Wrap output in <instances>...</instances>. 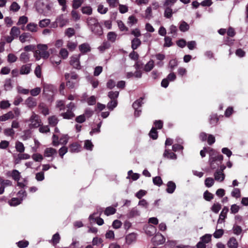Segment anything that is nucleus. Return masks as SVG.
Wrapping results in <instances>:
<instances>
[{"label": "nucleus", "instance_id": "obj_50", "mask_svg": "<svg viewBox=\"0 0 248 248\" xmlns=\"http://www.w3.org/2000/svg\"><path fill=\"white\" fill-rule=\"evenodd\" d=\"M165 43L164 44V47H170L173 45L171 38L169 36H165L164 38Z\"/></svg>", "mask_w": 248, "mask_h": 248}, {"label": "nucleus", "instance_id": "obj_45", "mask_svg": "<svg viewBox=\"0 0 248 248\" xmlns=\"http://www.w3.org/2000/svg\"><path fill=\"white\" fill-rule=\"evenodd\" d=\"M218 121V118L216 114H213L210 115L209 119V123L211 124L214 125H216Z\"/></svg>", "mask_w": 248, "mask_h": 248}, {"label": "nucleus", "instance_id": "obj_7", "mask_svg": "<svg viewBox=\"0 0 248 248\" xmlns=\"http://www.w3.org/2000/svg\"><path fill=\"white\" fill-rule=\"evenodd\" d=\"M228 211L229 208L225 206L223 207L222 211L221 212L219 215V217L217 220L218 223H221L224 221V219L227 217V214L228 212Z\"/></svg>", "mask_w": 248, "mask_h": 248}, {"label": "nucleus", "instance_id": "obj_9", "mask_svg": "<svg viewBox=\"0 0 248 248\" xmlns=\"http://www.w3.org/2000/svg\"><path fill=\"white\" fill-rule=\"evenodd\" d=\"M31 63H28L22 65L20 69V74L21 75L29 74L31 71Z\"/></svg>", "mask_w": 248, "mask_h": 248}, {"label": "nucleus", "instance_id": "obj_14", "mask_svg": "<svg viewBox=\"0 0 248 248\" xmlns=\"http://www.w3.org/2000/svg\"><path fill=\"white\" fill-rule=\"evenodd\" d=\"M96 213L91 215L89 217V219L91 221H96L98 225H102L104 224V220L100 217H95Z\"/></svg>", "mask_w": 248, "mask_h": 248}, {"label": "nucleus", "instance_id": "obj_32", "mask_svg": "<svg viewBox=\"0 0 248 248\" xmlns=\"http://www.w3.org/2000/svg\"><path fill=\"white\" fill-rule=\"evenodd\" d=\"M12 178L15 181H18L21 177L20 173L16 170H14L11 173Z\"/></svg>", "mask_w": 248, "mask_h": 248}, {"label": "nucleus", "instance_id": "obj_23", "mask_svg": "<svg viewBox=\"0 0 248 248\" xmlns=\"http://www.w3.org/2000/svg\"><path fill=\"white\" fill-rule=\"evenodd\" d=\"M20 33V29L16 26L13 27L10 31V35L13 36L15 38H17Z\"/></svg>", "mask_w": 248, "mask_h": 248}, {"label": "nucleus", "instance_id": "obj_52", "mask_svg": "<svg viewBox=\"0 0 248 248\" xmlns=\"http://www.w3.org/2000/svg\"><path fill=\"white\" fill-rule=\"evenodd\" d=\"M66 46L70 50L73 51L76 48L77 43L68 41Z\"/></svg>", "mask_w": 248, "mask_h": 248}, {"label": "nucleus", "instance_id": "obj_62", "mask_svg": "<svg viewBox=\"0 0 248 248\" xmlns=\"http://www.w3.org/2000/svg\"><path fill=\"white\" fill-rule=\"evenodd\" d=\"M232 231L234 234L239 235L242 232V230L240 226L234 225L232 228Z\"/></svg>", "mask_w": 248, "mask_h": 248}, {"label": "nucleus", "instance_id": "obj_55", "mask_svg": "<svg viewBox=\"0 0 248 248\" xmlns=\"http://www.w3.org/2000/svg\"><path fill=\"white\" fill-rule=\"evenodd\" d=\"M20 6L19 5V4L15 1L12 2L10 7V10L13 12H17L20 9Z\"/></svg>", "mask_w": 248, "mask_h": 248}, {"label": "nucleus", "instance_id": "obj_57", "mask_svg": "<svg viewBox=\"0 0 248 248\" xmlns=\"http://www.w3.org/2000/svg\"><path fill=\"white\" fill-rule=\"evenodd\" d=\"M65 34L66 36L70 38L75 34V29L73 28H68L65 30Z\"/></svg>", "mask_w": 248, "mask_h": 248}, {"label": "nucleus", "instance_id": "obj_27", "mask_svg": "<svg viewBox=\"0 0 248 248\" xmlns=\"http://www.w3.org/2000/svg\"><path fill=\"white\" fill-rule=\"evenodd\" d=\"M15 148L16 149V151L19 152L20 153H22L25 151V147L22 142L17 141L16 142Z\"/></svg>", "mask_w": 248, "mask_h": 248}, {"label": "nucleus", "instance_id": "obj_24", "mask_svg": "<svg viewBox=\"0 0 248 248\" xmlns=\"http://www.w3.org/2000/svg\"><path fill=\"white\" fill-rule=\"evenodd\" d=\"M26 28L28 31L32 32H35L38 30L37 25L34 23H30L27 24Z\"/></svg>", "mask_w": 248, "mask_h": 248}, {"label": "nucleus", "instance_id": "obj_40", "mask_svg": "<svg viewBox=\"0 0 248 248\" xmlns=\"http://www.w3.org/2000/svg\"><path fill=\"white\" fill-rule=\"evenodd\" d=\"M166 8L164 11V16L167 18H170L171 17L173 12L172 9L169 6H165Z\"/></svg>", "mask_w": 248, "mask_h": 248}, {"label": "nucleus", "instance_id": "obj_60", "mask_svg": "<svg viewBox=\"0 0 248 248\" xmlns=\"http://www.w3.org/2000/svg\"><path fill=\"white\" fill-rule=\"evenodd\" d=\"M231 195L233 197L238 198L241 196L240 190L239 188H235L231 192Z\"/></svg>", "mask_w": 248, "mask_h": 248}, {"label": "nucleus", "instance_id": "obj_33", "mask_svg": "<svg viewBox=\"0 0 248 248\" xmlns=\"http://www.w3.org/2000/svg\"><path fill=\"white\" fill-rule=\"evenodd\" d=\"M208 154L209 155V160H212L213 161V160L214 159V157H216V156L217 155L219 154L215 150H214L213 148L208 147Z\"/></svg>", "mask_w": 248, "mask_h": 248}, {"label": "nucleus", "instance_id": "obj_38", "mask_svg": "<svg viewBox=\"0 0 248 248\" xmlns=\"http://www.w3.org/2000/svg\"><path fill=\"white\" fill-rule=\"evenodd\" d=\"M20 60L23 63H26L29 61V54L26 52H23L20 54Z\"/></svg>", "mask_w": 248, "mask_h": 248}, {"label": "nucleus", "instance_id": "obj_64", "mask_svg": "<svg viewBox=\"0 0 248 248\" xmlns=\"http://www.w3.org/2000/svg\"><path fill=\"white\" fill-rule=\"evenodd\" d=\"M153 183L154 185L160 186L162 185L163 182L160 177L156 176L153 179Z\"/></svg>", "mask_w": 248, "mask_h": 248}, {"label": "nucleus", "instance_id": "obj_37", "mask_svg": "<svg viewBox=\"0 0 248 248\" xmlns=\"http://www.w3.org/2000/svg\"><path fill=\"white\" fill-rule=\"evenodd\" d=\"M117 34L113 31H110L107 34V39L111 42H114L117 38Z\"/></svg>", "mask_w": 248, "mask_h": 248}, {"label": "nucleus", "instance_id": "obj_12", "mask_svg": "<svg viewBox=\"0 0 248 248\" xmlns=\"http://www.w3.org/2000/svg\"><path fill=\"white\" fill-rule=\"evenodd\" d=\"M14 117L15 115L13 112L12 111H10L0 116V121H6L9 119H12Z\"/></svg>", "mask_w": 248, "mask_h": 248}, {"label": "nucleus", "instance_id": "obj_3", "mask_svg": "<svg viewBox=\"0 0 248 248\" xmlns=\"http://www.w3.org/2000/svg\"><path fill=\"white\" fill-rule=\"evenodd\" d=\"M29 122H30L29 126L31 128L38 127L41 123L39 116L33 111L31 113Z\"/></svg>", "mask_w": 248, "mask_h": 248}, {"label": "nucleus", "instance_id": "obj_13", "mask_svg": "<svg viewBox=\"0 0 248 248\" xmlns=\"http://www.w3.org/2000/svg\"><path fill=\"white\" fill-rule=\"evenodd\" d=\"M167 186V188L166 189V191L167 193L170 194L173 193L176 189L175 184L171 181L168 182Z\"/></svg>", "mask_w": 248, "mask_h": 248}, {"label": "nucleus", "instance_id": "obj_41", "mask_svg": "<svg viewBox=\"0 0 248 248\" xmlns=\"http://www.w3.org/2000/svg\"><path fill=\"white\" fill-rule=\"evenodd\" d=\"M119 94V92L118 91H110L108 93V96L111 100H117Z\"/></svg>", "mask_w": 248, "mask_h": 248}, {"label": "nucleus", "instance_id": "obj_46", "mask_svg": "<svg viewBox=\"0 0 248 248\" xmlns=\"http://www.w3.org/2000/svg\"><path fill=\"white\" fill-rule=\"evenodd\" d=\"M4 88L6 91H10L12 89L13 86L11 79H7L5 80Z\"/></svg>", "mask_w": 248, "mask_h": 248}, {"label": "nucleus", "instance_id": "obj_26", "mask_svg": "<svg viewBox=\"0 0 248 248\" xmlns=\"http://www.w3.org/2000/svg\"><path fill=\"white\" fill-rule=\"evenodd\" d=\"M80 145L77 143H73L69 146V151L71 153H78L80 151Z\"/></svg>", "mask_w": 248, "mask_h": 248}, {"label": "nucleus", "instance_id": "obj_39", "mask_svg": "<svg viewBox=\"0 0 248 248\" xmlns=\"http://www.w3.org/2000/svg\"><path fill=\"white\" fill-rule=\"evenodd\" d=\"M189 29V25L184 21L181 22L179 26V29L182 32L187 31Z\"/></svg>", "mask_w": 248, "mask_h": 248}, {"label": "nucleus", "instance_id": "obj_2", "mask_svg": "<svg viewBox=\"0 0 248 248\" xmlns=\"http://www.w3.org/2000/svg\"><path fill=\"white\" fill-rule=\"evenodd\" d=\"M87 22L88 25L90 26L93 32L98 35L102 34V31L101 27L96 18L93 17L88 18Z\"/></svg>", "mask_w": 248, "mask_h": 248}, {"label": "nucleus", "instance_id": "obj_16", "mask_svg": "<svg viewBox=\"0 0 248 248\" xmlns=\"http://www.w3.org/2000/svg\"><path fill=\"white\" fill-rule=\"evenodd\" d=\"M54 87L51 85L46 84L44 85V93L47 95H51L53 93Z\"/></svg>", "mask_w": 248, "mask_h": 248}, {"label": "nucleus", "instance_id": "obj_51", "mask_svg": "<svg viewBox=\"0 0 248 248\" xmlns=\"http://www.w3.org/2000/svg\"><path fill=\"white\" fill-rule=\"evenodd\" d=\"M203 198L206 201H210L214 198V195L208 190H206L203 193Z\"/></svg>", "mask_w": 248, "mask_h": 248}, {"label": "nucleus", "instance_id": "obj_35", "mask_svg": "<svg viewBox=\"0 0 248 248\" xmlns=\"http://www.w3.org/2000/svg\"><path fill=\"white\" fill-rule=\"evenodd\" d=\"M35 6L37 12L39 13H42L44 10V8L45 6L44 2L41 1H38L36 2Z\"/></svg>", "mask_w": 248, "mask_h": 248}, {"label": "nucleus", "instance_id": "obj_18", "mask_svg": "<svg viewBox=\"0 0 248 248\" xmlns=\"http://www.w3.org/2000/svg\"><path fill=\"white\" fill-rule=\"evenodd\" d=\"M38 108L41 110V113L45 116L49 114V109L44 103H40L38 105Z\"/></svg>", "mask_w": 248, "mask_h": 248}, {"label": "nucleus", "instance_id": "obj_56", "mask_svg": "<svg viewBox=\"0 0 248 248\" xmlns=\"http://www.w3.org/2000/svg\"><path fill=\"white\" fill-rule=\"evenodd\" d=\"M177 28L176 26L172 25L170 27L169 33L172 34V37H174L177 35Z\"/></svg>", "mask_w": 248, "mask_h": 248}, {"label": "nucleus", "instance_id": "obj_10", "mask_svg": "<svg viewBox=\"0 0 248 248\" xmlns=\"http://www.w3.org/2000/svg\"><path fill=\"white\" fill-rule=\"evenodd\" d=\"M223 156L219 154L217 155L216 156V157H214V159L213 161L212 160H209V162L211 168L212 169H214L216 168V166L215 165V163L217 161H219L220 162L223 160Z\"/></svg>", "mask_w": 248, "mask_h": 248}, {"label": "nucleus", "instance_id": "obj_49", "mask_svg": "<svg viewBox=\"0 0 248 248\" xmlns=\"http://www.w3.org/2000/svg\"><path fill=\"white\" fill-rule=\"evenodd\" d=\"M50 23V20L49 19H44L41 20L39 22V26L41 28H45Z\"/></svg>", "mask_w": 248, "mask_h": 248}, {"label": "nucleus", "instance_id": "obj_48", "mask_svg": "<svg viewBox=\"0 0 248 248\" xmlns=\"http://www.w3.org/2000/svg\"><path fill=\"white\" fill-rule=\"evenodd\" d=\"M215 183L214 179L211 177L207 178L204 181V184L207 187H210L213 186Z\"/></svg>", "mask_w": 248, "mask_h": 248}, {"label": "nucleus", "instance_id": "obj_20", "mask_svg": "<svg viewBox=\"0 0 248 248\" xmlns=\"http://www.w3.org/2000/svg\"><path fill=\"white\" fill-rule=\"evenodd\" d=\"M163 156L171 159H176L177 158V155L171 152L170 150L167 149L164 151Z\"/></svg>", "mask_w": 248, "mask_h": 248}, {"label": "nucleus", "instance_id": "obj_36", "mask_svg": "<svg viewBox=\"0 0 248 248\" xmlns=\"http://www.w3.org/2000/svg\"><path fill=\"white\" fill-rule=\"evenodd\" d=\"M110 47V44L108 42H104L102 44L98 47V49L101 52H103L106 49Z\"/></svg>", "mask_w": 248, "mask_h": 248}, {"label": "nucleus", "instance_id": "obj_5", "mask_svg": "<svg viewBox=\"0 0 248 248\" xmlns=\"http://www.w3.org/2000/svg\"><path fill=\"white\" fill-rule=\"evenodd\" d=\"M152 241L155 245H159L165 242V239L162 234L157 233L152 238Z\"/></svg>", "mask_w": 248, "mask_h": 248}, {"label": "nucleus", "instance_id": "obj_54", "mask_svg": "<svg viewBox=\"0 0 248 248\" xmlns=\"http://www.w3.org/2000/svg\"><path fill=\"white\" fill-rule=\"evenodd\" d=\"M83 14L90 15L92 14V8L90 6H84L81 9Z\"/></svg>", "mask_w": 248, "mask_h": 248}, {"label": "nucleus", "instance_id": "obj_58", "mask_svg": "<svg viewBox=\"0 0 248 248\" xmlns=\"http://www.w3.org/2000/svg\"><path fill=\"white\" fill-rule=\"evenodd\" d=\"M17 59V57L13 53H10L7 56V61L10 63L15 62Z\"/></svg>", "mask_w": 248, "mask_h": 248}, {"label": "nucleus", "instance_id": "obj_1", "mask_svg": "<svg viewBox=\"0 0 248 248\" xmlns=\"http://www.w3.org/2000/svg\"><path fill=\"white\" fill-rule=\"evenodd\" d=\"M37 50L34 53V57L35 58L36 60L38 61L40 59H47L50 54L47 51L48 46L46 44H38L37 46Z\"/></svg>", "mask_w": 248, "mask_h": 248}, {"label": "nucleus", "instance_id": "obj_43", "mask_svg": "<svg viewBox=\"0 0 248 248\" xmlns=\"http://www.w3.org/2000/svg\"><path fill=\"white\" fill-rule=\"evenodd\" d=\"M116 210L114 207L111 206H109L106 208V210L104 211V214L107 216H109L111 215H113L115 213Z\"/></svg>", "mask_w": 248, "mask_h": 248}, {"label": "nucleus", "instance_id": "obj_22", "mask_svg": "<svg viewBox=\"0 0 248 248\" xmlns=\"http://www.w3.org/2000/svg\"><path fill=\"white\" fill-rule=\"evenodd\" d=\"M49 124L51 126H55L58 123L59 120L56 116H51L48 118Z\"/></svg>", "mask_w": 248, "mask_h": 248}, {"label": "nucleus", "instance_id": "obj_44", "mask_svg": "<svg viewBox=\"0 0 248 248\" xmlns=\"http://www.w3.org/2000/svg\"><path fill=\"white\" fill-rule=\"evenodd\" d=\"M117 104V100H111V101L108 103L107 107L109 110H112L116 107Z\"/></svg>", "mask_w": 248, "mask_h": 248}, {"label": "nucleus", "instance_id": "obj_17", "mask_svg": "<svg viewBox=\"0 0 248 248\" xmlns=\"http://www.w3.org/2000/svg\"><path fill=\"white\" fill-rule=\"evenodd\" d=\"M141 44V42L138 38H134L131 40V48L133 50L137 49Z\"/></svg>", "mask_w": 248, "mask_h": 248}, {"label": "nucleus", "instance_id": "obj_15", "mask_svg": "<svg viewBox=\"0 0 248 248\" xmlns=\"http://www.w3.org/2000/svg\"><path fill=\"white\" fill-rule=\"evenodd\" d=\"M65 78L66 80H74L78 81V75L75 72H71L70 73H65Z\"/></svg>", "mask_w": 248, "mask_h": 248}, {"label": "nucleus", "instance_id": "obj_25", "mask_svg": "<svg viewBox=\"0 0 248 248\" xmlns=\"http://www.w3.org/2000/svg\"><path fill=\"white\" fill-rule=\"evenodd\" d=\"M22 201V198H13L8 202L11 206H15L20 204Z\"/></svg>", "mask_w": 248, "mask_h": 248}, {"label": "nucleus", "instance_id": "obj_21", "mask_svg": "<svg viewBox=\"0 0 248 248\" xmlns=\"http://www.w3.org/2000/svg\"><path fill=\"white\" fill-rule=\"evenodd\" d=\"M136 234L135 233H131L127 235L125 237L126 242L128 244H130L136 240Z\"/></svg>", "mask_w": 248, "mask_h": 248}, {"label": "nucleus", "instance_id": "obj_42", "mask_svg": "<svg viewBox=\"0 0 248 248\" xmlns=\"http://www.w3.org/2000/svg\"><path fill=\"white\" fill-rule=\"evenodd\" d=\"M144 97H140L139 99L135 101L133 104V107L134 109H138L140 107L143 103L142 102V100H143Z\"/></svg>", "mask_w": 248, "mask_h": 248}, {"label": "nucleus", "instance_id": "obj_11", "mask_svg": "<svg viewBox=\"0 0 248 248\" xmlns=\"http://www.w3.org/2000/svg\"><path fill=\"white\" fill-rule=\"evenodd\" d=\"M227 245L229 248H238V243L234 237H232L229 239Z\"/></svg>", "mask_w": 248, "mask_h": 248}, {"label": "nucleus", "instance_id": "obj_28", "mask_svg": "<svg viewBox=\"0 0 248 248\" xmlns=\"http://www.w3.org/2000/svg\"><path fill=\"white\" fill-rule=\"evenodd\" d=\"M31 38V35L28 32H24L19 36V40L22 43H24L26 41L29 40Z\"/></svg>", "mask_w": 248, "mask_h": 248}, {"label": "nucleus", "instance_id": "obj_19", "mask_svg": "<svg viewBox=\"0 0 248 248\" xmlns=\"http://www.w3.org/2000/svg\"><path fill=\"white\" fill-rule=\"evenodd\" d=\"M56 154V150L52 148H47L44 152V155L46 157L52 156Z\"/></svg>", "mask_w": 248, "mask_h": 248}, {"label": "nucleus", "instance_id": "obj_34", "mask_svg": "<svg viewBox=\"0 0 248 248\" xmlns=\"http://www.w3.org/2000/svg\"><path fill=\"white\" fill-rule=\"evenodd\" d=\"M215 180L217 181L222 182L225 179V174L220 172L216 171L214 173Z\"/></svg>", "mask_w": 248, "mask_h": 248}, {"label": "nucleus", "instance_id": "obj_31", "mask_svg": "<svg viewBox=\"0 0 248 248\" xmlns=\"http://www.w3.org/2000/svg\"><path fill=\"white\" fill-rule=\"evenodd\" d=\"M61 115L65 119H71L75 117L73 111L67 110L66 112L62 113Z\"/></svg>", "mask_w": 248, "mask_h": 248}, {"label": "nucleus", "instance_id": "obj_59", "mask_svg": "<svg viewBox=\"0 0 248 248\" xmlns=\"http://www.w3.org/2000/svg\"><path fill=\"white\" fill-rule=\"evenodd\" d=\"M211 235L209 234H206L201 237V241L204 244L208 243L211 241Z\"/></svg>", "mask_w": 248, "mask_h": 248}, {"label": "nucleus", "instance_id": "obj_53", "mask_svg": "<svg viewBox=\"0 0 248 248\" xmlns=\"http://www.w3.org/2000/svg\"><path fill=\"white\" fill-rule=\"evenodd\" d=\"M149 136L153 140L157 139V138L158 137V133H157V132L155 128L153 127L151 129V130L149 133Z\"/></svg>", "mask_w": 248, "mask_h": 248}, {"label": "nucleus", "instance_id": "obj_8", "mask_svg": "<svg viewBox=\"0 0 248 248\" xmlns=\"http://www.w3.org/2000/svg\"><path fill=\"white\" fill-rule=\"evenodd\" d=\"M79 50L82 54H84L91 51V48L88 43H85L79 46Z\"/></svg>", "mask_w": 248, "mask_h": 248}, {"label": "nucleus", "instance_id": "obj_63", "mask_svg": "<svg viewBox=\"0 0 248 248\" xmlns=\"http://www.w3.org/2000/svg\"><path fill=\"white\" fill-rule=\"evenodd\" d=\"M10 106V103L7 100L1 101L0 103V108L3 109L9 108Z\"/></svg>", "mask_w": 248, "mask_h": 248}, {"label": "nucleus", "instance_id": "obj_61", "mask_svg": "<svg viewBox=\"0 0 248 248\" xmlns=\"http://www.w3.org/2000/svg\"><path fill=\"white\" fill-rule=\"evenodd\" d=\"M137 22L138 19L136 18V17L134 16H131L128 18L127 24L131 26L133 24L137 23Z\"/></svg>", "mask_w": 248, "mask_h": 248}, {"label": "nucleus", "instance_id": "obj_4", "mask_svg": "<svg viewBox=\"0 0 248 248\" xmlns=\"http://www.w3.org/2000/svg\"><path fill=\"white\" fill-rule=\"evenodd\" d=\"M80 55L73 56L70 58V64L73 67V68L79 70L81 69L80 64Z\"/></svg>", "mask_w": 248, "mask_h": 248}, {"label": "nucleus", "instance_id": "obj_30", "mask_svg": "<svg viewBox=\"0 0 248 248\" xmlns=\"http://www.w3.org/2000/svg\"><path fill=\"white\" fill-rule=\"evenodd\" d=\"M140 215V212L136 208H132L128 213L127 217H133Z\"/></svg>", "mask_w": 248, "mask_h": 248}, {"label": "nucleus", "instance_id": "obj_47", "mask_svg": "<svg viewBox=\"0 0 248 248\" xmlns=\"http://www.w3.org/2000/svg\"><path fill=\"white\" fill-rule=\"evenodd\" d=\"M60 57L63 59H66L69 55V53L66 48H62L59 52Z\"/></svg>", "mask_w": 248, "mask_h": 248}, {"label": "nucleus", "instance_id": "obj_6", "mask_svg": "<svg viewBox=\"0 0 248 248\" xmlns=\"http://www.w3.org/2000/svg\"><path fill=\"white\" fill-rule=\"evenodd\" d=\"M25 104L30 109L33 108L37 104L36 99L31 96L25 100Z\"/></svg>", "mask_w": 248, "mask_h": 248}, {"label": "nucleus", "instance_id": "obj_29", "mask_svg": "<svg viewBox=\"0 0 248 248\" xmlns=\"http://www.w3.org/2000/svg\"><path fill=\"white\" fill-rule=\"evenodd\" d=\"M154 67V62L153 60H150L145 65L144 70L148 72L151 71Z\"/></svg>", "mask_w": 248, "mask_h": 248}]
</instances>
